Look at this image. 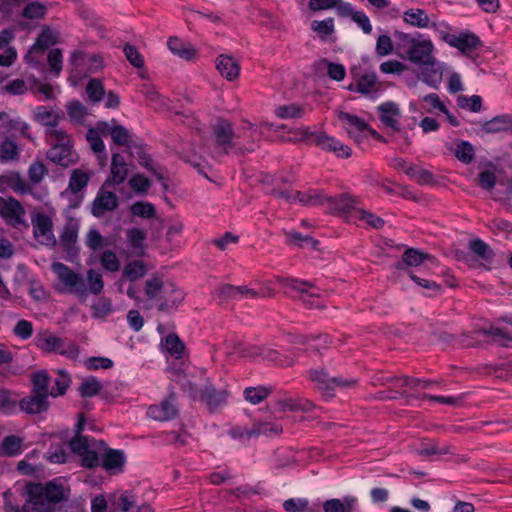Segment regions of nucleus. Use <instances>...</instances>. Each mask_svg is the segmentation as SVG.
I'll list each match as a JSON object with an SVG mask.
<instances>
[{
	"label": "nucleus",
	"instance_id": "a211bd4d",
	"mask_svg": "<svg viewBox=\"0 0 512 512\" xmlns=\"http://www.w3.org/2000/svg\"><path fill=\"white\" fill-rule=\"evenodd\" d=\"M315 142L318 147L325 151L333 152L337 157L347 158L351 155V149L347 145L326 133L317 134Z\"/></svg>",
	"mask_w": 512,
	"mask_h": 512
},
{
	"label": "nucleus",
	"instance_id": "774afa93",
	"mask_svg": "<svg viewBox=\"0 0 512 512\" xmlns=\"http://www.w3.org/2000/svg\"><path fill=\"white\" fill-rule=\"evenodd\" d=\"M308 504L305 498H290L284 501L283 508L286 512H305Z\"/></svg>",
	"mask_w": 512,
	"mask_h": 512
},
{
	"label": "nucleus",
	"instance_id": "680f3d73",
	"mask_svg": "<svg viewBox=\"0 0 512 512\" xmlns=\"http://www.w3.org/2000/svg\"><path fill=\"white\" fill-rule=\"evenodd\" d=\"M94 318H104L112 312V303L106 298L97 299L91 306Z\"/></svg>",
	"mask_w": 512,
	"mask_h": 512
},
{
	"label": "nucleus",
	"instance_id": "423d86ee",
	"mask_svg": "<svg viewBox=\"0 0 512 512\" xmlns=\"http://www.w3.org/2000/svg\"><path fill=\"white\" fill-rule=\"evenodd\" d=\"M241 137V133H236L227 120L220 119L212 127V140L219 153L228 154L236 147H241Z\"/></svg>",
	"mask_w": 512,
	"mask_h": 512
},
{
	"label": "nucleus",
	"instance_id": "6ab92c4d",
	"mask_svg": "<svg viewBox=\"0 0 512 512\" xmlns=\"http://www.w3.org/2000/svg\"><path fill=\"white\" fill-rule=\"evenodd\" d=\"M11 189L18 194H28L31 192L29 183L15 171L0 175V191Z\"/></svg>",
	"mask_w": 512,
	"mask_h": 512
},
{
	"label": "nucleus",
	"instance_id": "c03bdc74",
	"mask_svg": "<svg viewBox=\"0 0 512 512\" xmlns=\"http://www.w3.org/2000/svg\"><path fill=\"white\" fill-rule=\"evenodd\" d=\"M454 155L460 162L469 164L474 159L475 150L471 143L462 140L456 144Z\"/></svg>",
	"mask_w": 512,
	"mask_h": 512
},
{
	"label": "nucleus",
	"instance_id": "3c124183",
	"mask_svg": "<svg viewBox=\"0 0 512 512\" xmlns=\"http://www.w3.org/2000/svg\"><path fill=\"white\" fill-rule=\"evenodd\" d=\"M165 349L173 357L179 359L183 355L184 344L176 334H169L165 338Z\"/></svg>",
	"mask_w": 512,
	"mask_h": 512
},
{
	"label": "nucleus",
	"instance_id": "72a5a7b5",
	"mask_svg": "<svg viewBox=\"0 0 512 512\" xmlns=\"http://www.w3.org/2000/svg\"><path fill=\"white\" fill-rule=\"evenodd\" d=\"M226 390H216L213 387H206L201 392V399L211 408L215 409L226 403L227 400Z\"/></svg>",
	"mask_w": 512,
	"mask_h": 512
},
{
	"label": "nucleus",
	"instance_id": "58836bf2",
	"mask_svg": "<svg viewBox=\"0 0 512 512\" xmlns=\"http://www.w3.org/2000/svg\"><path fill=\"white\" fill-rule=\"evenodd\" d=\"M146 274V266L142 261H131L123 269L122 278L134 282Z\"/></svg>",
	"mask_w": 512,
	"mask_h": 512
},
{
	"label": "nucleus",
	"instance_id": "473e14b6",
	"mask_svg": "<svg viewBox=\"0 0 512 512\" xmlns=\"http://www.w3.org/2000/svg\"><path fill=\"white\" fill-rule=\"evenodd\" d=\"M167 46L174 55L186 60L192 59L195 55L193 47L178 37H170Z\"/></svg>",
	"mask_w": 512,
	"mask_h": 512
},
{
	"label": "nucleus",
	"instance_id": "f704fd0d",
	"mask_svg": "<svg viewBox=\"0 0 512 512\" xmlns=\"http://www.w3.org/2000/svg\"><path fill=\"white\" fill-rule=\"evenodd\" d=\"M485 129L491 133L512 132V115L494 117L485 124Z\"/></svg>",
	"mask_w": 512,
	"mask_h": 512
},
{
	"label": "nucleus",
	"instance_id": "aec40b11",
	"mask_svg": "<svg viewBox=\"0 0 512 512\" xmlns=\"http://www.w3.org/2000/svg\"><path fill=\"white\" fill-rule=\"evenodd\" d=\"M236 133H241L242 146L236 147L239 151H253L255 144L261 138V131L259 128L249 122H243V124L237 128Z\"/></svg>",
	"mask_w": 512,
	"mask_h": 512
},
{
	"label": "nucleus",
	"instance_id": "f8f14e48",
	"mask_svg": "<svg viewBox=\"0 0 512 512\" xmlns=\"http://www.w3.org/2000/svg\"><path fill=\"white\" fill-rule=\"evenodd\" d=\"M25 214L24 207L17 199L0 197V216L8 225L12 227L25 225Z\"/></svg>",
	"mask_w": 512,
	"mask_h": 512
},
{
	"label": "nucleus",
	"instance_id": "c756f323",
	"mask_svg": "<svg viewBox=\"0 0 512 512\" xmlns=\"http://www.w3.org/2000/svg\"><path fill=\"white\" fill-rule=\"evenodd\" d=\"M77 433L76 436L70 440L69 448L71 451L77 455H81V453L85 452L88 449V446L94 439H90L86 436H82L80 432L84 428V418L83 415H80L78 423L76 425Z\"/></svg>",
	"mask_w": 512,
	"mask_h": 512
},
{
	"label": "nucleus",
	"instance_id": "052dcab7",
	"mask_svg": "<svg viewBox=\"0 0 512 512\" xmlns=\"http://www.w3.org/2000/svg\"><path fill=\"white\" fill-rule=\"evenodd\" d=\"M86 93L90 101L99 102L105 94L102 82L98 79H91L86 86Z\"/></svg>",
	"mask_w": 512,
	"mask_h": 512
},
{
	"label": "nucleus",
	"instance_id": "a18cd8bd",
	"mask_svg": "<svg viewBox=\"0 0 512 512\" xmlns=\"http://www.w3.org/2000/svg\"><path fill=\"white\" fill-rule=\"evenodd\" d=\"M102 136H105L102 133V130L99 129V123L95 128H90L87 131L86 139L95 153H103L105 151V144L102 140Z\"/></svg>",
	"mask_w": 512,
	"mask_h": 512
},
{
	"label": "nucleus",
	"instance_id": "0e129e2a",
	"mask_svg": "<svg viewBox=\"0 0 512 512\" xmlns=\"http://www.w3.org/2000/svg\"><path fill=\"white\" fill-rule=\"evenodd\" d=\"M102 267L110 272H116L120 268V261L113 251L106 250L100 256Z\"/></svg>",
	"mask_w": 512,
	"mask_h": 512
},
{
	"label": "nucleus",
	"instance_id": "4d7b16f0",
	"mask_svg": "<svg viewBox=\"0 0 512 512\" xmlns=\"http://www.w3.org/2000/svg\"><path fill=\"white\" fill-rule=\"evenodd\" d=\"M17 400L8 390H0V413L8 415L16 410Z\"/></svg>",
	"mask_w": 512,
	"mask_h": 512
},
{
	"label": "nucleus",
	"instance_id": "49530a36",
	"mask_svg": "<svg viewBox=\"0 0 512 512\" xmlns=\"http://www.w3.org/2000/svg\"><path fill=\"white\" fill-rule=\"evenodd\" d=\"M275 114L281 119H299L304 115L303 107L297 104L282 105L275 109Z\"/></svg>",
	"mask_w": 512,
	"mask_h": 512
},
{
	"label": "nucleus",
	"instance_id": "0eeeda50",
	"mask_svg": "<svg viewBox=\"0 0 512 512\" xmlns=\"http://www.w3.org/2000/svg\"><path fill=\"white\" fill-rule=\"evenodd\" d=\"M351 73L353 81L348 86L350 91L360 93L372 100L377 99L382 95L384 88L382 83L378 80L375 72H361L353 69Z\"/></svg>",
	"mask_w": 512,
	"mask_h": 512
},
{
	"label": "nucleus",
	"instance_id": "a19ab883",
	"mask_svg": "<svg viewBox=\"0 0 512 512\" xmlns=\"http://www.w3.org/2000/svg\"><path fill=\"white\" fill-rule=\"evenodd\" d=\"M20 150L16 142L5 139L0 144V162L7 163L19 158Z\"/></svg>",
	"mask_w": 512,
	"mask_h": 512
},
{
	"label": "nucleus",
	"instance_id": "9d476101",
	"mask_svg": "<svg viewBox=\"0 0 512 512\" xmlns=\"http://www.w3.org/2000/svg\"><path fill=\"white\" fill-rule=\"evenodd\" d=\"M337 118L348 136L357 143H360L364 138H367L369 134H376V132L362 118L354 114L339 111L337 113Z\"/></svg>",
	"mask_w": 512,
	"mask_h": 512
},
{
	"label": "nucleus",
	"instance_id": "09e8293b",
	"mask_svg": "<svg viewBox=\"0 0 512 512\" xmlns=\"http://www.w3.org/2000/svg\"><path fill=\"white\" fill-rule=\"evenodd\" d=\"M482 332L484 335L493 337L494 341L500 345L512 348V337L505 330L496 326H490L487 329H483Z\"/></svg>",
	"mask_w": 512,
	"mask_h": 512
},
{
	"label": "nucleus",
	"instance_id": "603ef678",
	"mask_svg": "<svg viewBox=\"0 0 512 512\" xmlns=\"http://www.w3.org/2000/svg\"><path fill=\"white\" fill-rule=\"evenodd\" d=\"M70 382L71 379L69 375L63 370H59L57 377L54 380V386L50 390V395L52 397L63 395L66 392Z\"/></svg>",
	"mask_w": 512,
	"mask_h": 512
},
{
	"label": "nucleus",
	"instance_id": "f03ea898",
	"mask_svg": "<svg viewBox=\"0 0 512 512\" xmlns=\"http://www.w3.org/2000/svg\"><path fill=\"white\" fill-rule=\"evenodd\" d=\"M280 196L288 202H298L303 205H327L336 213L346 217L349 221H356L357 211L362 209L360 201L348 194L337 197H328L321 190L309 189L307 191H282Z\"/></svg>",
	"mask_w": 512,
	"mask_h": 512
},
{
	"label": "nucleus",
	"instance_id": "5fc2aeb1",
	"mask_svg": "<svg viewBox=\"0 0 512 512\" xmlns=\"http://www.w3.org/2000/svg\"><path fill=\"white\" fill-rule=\"evenodd\" d=\"M163 290V281L158 276H153L145 283V295L148 299H157Z\"/></svg>",
	"mask_w": 512,
	"mask_h": 512
},
{
	"label": "nucleus",
	"instance_id": "4c0bfd02",
	"mask_svg": "<svg viewBox=\"0 0 512 512\" xmlns=\"http://www.w3.org/2000/svg\"><path fill=\"white\" fill-rule=\"evenodd\" d=\"M117 506L121 512H147L149 511V506L139 507L136 503L135 497L128 493H122L117 501Z\"/></svg>",
	"mask_w": 512,
	"mask_h": 512
},
{
	"label": "nucleus",
	"instance_id": "4be33fe9",
	"mask_svg": "<svg viewBox=\"0 0 512 512\" xmlns=\"http://www.w3.org/2000/svg\"><path fill=\"white\" fill-rule=\"evenodd\" d=\"M125 462L126 456L122 450L107 449L101 455L102 467L111 473L122 472Z\"/></svg>",
	"mask_w": 512,
	"mask_h": 512
},
{
	"label": "nucleus",
	"instance_id": "7ed1b4c3",
	"mask_svg": "<svg viewBox=\"0 0 512 512\" xmlns=\"http://www.w3.org/2000/svg\"><path fill=\"white\" fill-rule=\"evenodd\" d=\"M51 268L62 285L60 289L62 292L73 293L80 298H84L89 293L98 295L103 290L104 282L102 275L94 269L87 271V280L85 281L81 274L76 273L61 262H54Z\"/></svg>",
	"mask_w": 512,
	"mask_h": 512
},
{
	"label": "nucleus",
	"instance_id": "ddd939ff",
	"mask_svg": "<svg viewBox=\"0 0 512 512\" xmlns=\"http://www.w3.org/2000/svg\"><path fill=\"white\" fill-rule=\"evenodd\" d=\"M33 233L36 240L43 245L53 246L56 243L53 234V223L50 216L38 213L32 217Z\"/></svg>",
	"mask_w": 512,
	"mask_h": 512
},
{
	"label": "nucleus",
	"instance_id": "69168bd1",
	"mask_svg": "<svg viewBox=\"0 0 512 512\" xmlns=\"http://www.w3.org/2000/svg\"><path fill=\"white\" fill-rule=\"evenodd\" d=\"M423 101L426 104L425 111L432 113L435 109L441 111L444 114H448V109L444 103L440 100L439 96L435 93H430L423 97Z\"/></svg>",
	"mask_w": 512,
	"mask_h": 512
},
{
	"label": "nucleus",
	"instance_id": "bf43d9fd",
	"mask_svg": "<svg viewBox=\"0 0 512 512\" xmlns=\"http://www.w3.org/2000/svg\"><path fill=\"white\" fill-rule=\"evenodd\" d=\"M101 387L100 382L96 378L89 377L81 383L79 391L83 397H93L100 392Z\"/></svg>",
	"mask_w": 512,
	"mask_h": 512
},
{
	"label": "nucleus",
	"instance_id": "37998d69",
	"mask_svg": "<svg viewBox=\"0 0 512 512\" xmlns=\"http://www.w3.org/2000/svg\"><path fill=\"white\" fill-rule=\"evenodd\" d=\"M33 393L42 395L44 397L48 398V395H50L49 392V385H50V378L45 371H39L34 373L33 375Z\"/></svg>",
	"mask_w": 512,
	"mask_h": 512
},
{
	"label": "nucleus",
	"instance_id": "4468645a",
	"mask_svg": "<svg viewBox=\"0 0 512 512\" xmlns=\"http://www.w3.org/2000/svg\"><path fill=\"white\" fill-rule=\"evenodd\" d=\"M58 32L49 27L42 29L38 36L36 43L31 47L29 52L25 56V60L29 64H37V54L43 53L46 49L57 43Z\"/></svg>",
	"mask_w": 512,
	"mask_h": 512
},
{
	"label": "nucleus",
	"instance_id": "6e6552de",
	"mask_svg": "<svg viewBox=\"0 0 512 512\" xmlns=\"http://www.w3.org/2000/svg\"><path fill=\"white\" fill-rule=\"evenodd\" d=\"M309 377L322 395L327 399L334 396L335 389H351L355 387L357 383L354 379L328 377L326 372L322 369L311 370Z\"/></svg>",
	"mask_w": 512,
	"mask_h": 512
},
{
	"label": "nucleus",
	"instance_id": "8fccbe9b",
	"mask_svg": "<svg viewBox=\"0 0 512 512\" xmlns=\"http://www.w3.org/2000/svg\"><path fill=\"white\" fill-rule=\"evenodd\" d=\"M46 458L51 463H56V464L65 463L69 458V454L66 449V444L62 443V444H58V445H51V447L49 448V450L46 453Z\"/></svg>",
	"mask_w": 512,
	"mask_h": 512
},
{
	"label": "nucleus",
	"instance_id": "bb28decb",
	"mask_svg": "<svg viewBox=\"0 0 512 512\" xmlns=\"http://www.w3.org/2000/svg\"><path fill=\"white\" fill-rule=\"evenodd\" d=\"M79 228L80 225L77 219L70 218L66 222L60 235V243L66 250L71 251L75 247Z\"/></svg>",
	"mask_w": 512,
	"mask_h": 512
},
{
	"label": "nucleus",
	"instance_id": "e2e57ef3",
	"mask_svg": "<svg viewBox=\"0 0 512 512\" xmlns=\"http://www.w3.org/2000/svg\"><path fill=\"white\" fill-rule=\"evenodd\" d=\"M67 113L71 120L81 123L87 115V108L79 101H72L67 105Z\"/></svg>",
	"mask_w": 512,
	"mask_h": 512
},
{
	"label": "nucleus",
	"instance_id": "39448f33",
	"mask_svg": "<svg viewBox=\"0 0 512 512\" xmlns=\"http://www.w3.org/2000/svg\"><path fill=\"white\" fill-rule=\"evenodd\" d=\"M46 136L51 145L47 151V158L51 162L65 168L77 162L78 155L73 149L71 137L63 129H53L46 132Z\"/></svg>",
	"mask_w": 512,
	"mask_h": 512
},
{
	"label": "nucleus",
	"instance_id": "c85d7f7f",
	"mask_svg": "<svg viewBox=\"0 0 512 512\" xmlns=\"http://www.w3.org/2000/svg\"><path fill=\"white\" fill-rule=\"evenodd\" d=\"M219 73L227 80H233L239 76L240 67L235 59L228 55H220L216 64Z\"/></svg>",
	"mask_w": 512,
	"mask_h": 512
},
{
	"label": "nucleus",
	"instance_id": "393cba45",
	"mask_svg": "<svg viewBox=\"0 0 512 512\" xmlns=\"http://www.w3.org/2000/svg\"><path fill=\"white\" fill-rule=\"evenodd\" d=\"M379 119L389 128L397 129L400 118V110L393 102H385L378 107Z\"/></svg>",
	"mask_w": 512,
	"mask_h": 512
},
{
	"label": "nucleus",
	"instance_id": "1a4fd4ad",
	"mask_svg": "<svg viewBox=\"0 0 512 512\" xmlns=\"http://www.w3.org/2000/svg\"><path fill=\"white\" fill-rule=\"evenodd\" d=\"M69 64L71 66L69 81L72 85H77L88 72H93L101 66V60L95 55L74 51L70 55Z\"/></svg>",
	"mask_w": 512,
	"mask_h": 512
},
{
	"label": "nucleus",
	"instance_id": "412c9836",
	"mask_svg": "<svg viewBox=\"0 0 512 512\" xmlns=\"http://www.w3.org/2000/svg\"><path fill=\"white\" fill-rule=\"evenodd\" d=\"M117 205L115 193L101 189L93 202L92 213L96 217H101L105 212L114 210Z\"/></svg>",
	"mask_w": 512,
	"mask_h": 512
},
{
	"label": "nucleus",
	"instance_id": "2eb2a0df",
	"mask_svg": "<svg viewBox=\"0 0 512 512\" xmlns=\"http://www.w3.org/2000/svg\"><path fill=\"white\" fill-rule=\"evenodd\" d=\"M447 44L468 56L474 53L482 45V42L476 34L471 32H462L454 34L453 37H449L447 39Z\"/></svg>",
	"mask_w": 512,
	"mask_h": 512
},
{
	"label": "nucleus",
	"instance_id": "7c9ffc66",
	"mask_svg": "<svg viewBox=\"0 0 512 512\" xmlns=\"http://www.w3.org/2000/svg\"><path fill=\"white\" fill-rule=\"evenodd\" d=\"M127 173L128 168L124 157L119 153H113L111 162V181L115 184H121L126 179Z\"/></svg>",
	"mask_w": 512,
	"mask_h": 512
},
{
	"label": "nucleus",
	"instance_id": "c9c22d12",
	"mask_svg": "<svg viewBox=\"0 0 512 512\" xmlns=\"http://www.w3.org/2000/svg\"><path fill=\"white\" fill-rule=\"evenodd\" d=\"M23 440L14 435L7 436L3 439L0 446V453L8 457H14L22 452Z\"/></svg>",
	"mask_w": 512,
	"mask_h": 512
},
{
	"label": "nucleus",
	"instance_id": "9b49d317",
	"mask_svg": "<svg viewBox=\"0 0 512 512\" xmlns=\"http://www.w3.org/2000/svg\"><path fill=\"white\" fill-rule=\"evenodd\" d=\"M37 346L46 352H56L69 358H75L78 355V349L72 342L57 337L50 332H44L36 338Z\"/></svg>",
	"mask_w": 512,
	"mask_h": 512
},
{
	"label": "nucleus",
	"instance_id": "13d9d810",
	"mask_svg": "<svg viewBox=\"0 0 512 512\" xmlns=\"http://www.w3.org/2000/svg\"><path fill=\"white\" fill-rule=\"evenodd\" d=\"M469 247L475 255L479 256L480 258H482L484 260H491L493 257V252L490 249L489 245L486 244L481 239L477 238V239L470 241Z\"/></svg>",
	"mask_w": 512,
	"mask_h": 512
},
{
	"label": "nucleus",
	"instance_id": "dca6fc26",
	"mask_svg": "<svg viewBox=\"0 0 512 512\" xmlns=\"http://www.w3.org/2000/svg\"><path fill=\"white\" fill-rule=\"evenodd\" d=\"M99 129L102 130L104 135H110L113 142L117 145L130 148L134 143L130 131L122 125H117L115 120H112L111 123L99 122Z\"/></svg>",
	"mask_w": 512,
	"mask_h": 512
},
{
	"label": "nucleus",
	"instance_id": "ea45409f",
	"mask_svg": "<svg viewBox=\"0 0 512 512\" xmlns=\"http://www.w3.org/2000/svg\"><path fill=\"white\" fill-rule=\"evenodd\" d=\"M89 179L90 176L86 171L74 169L69 179L68 189L72 193H78L87 186Z\"/></svg>",
	"mask_w": 512,
	"mask_h": 512
},
{
	"label": "nucleus",
	"instance_id": "b1692460",
	"mask_svg": "<svg viewBox=\"0 0 512 512\" xmlns=\"http://www.w3.org/2000/svg\"><path fill=\"white\" fill-rule=\"evenodd\" d=\"M324 512H356L358 500L354 496H345L342 499H330L323 504Z\"/></svg>",
	"mask_w": 512,
	"mask_h": 512
},
{
	"label": "nucleus",
	"instance_id": "e433bc0d",
	"mask_svg": "<svg viewBox=\"0 0 512 512\" xmlns=\"http://www.w3.org/2000/svg\"><path fill=\"white\" fill-rule=\"evenodd\" d=\"M39 452L33 450L26 454L25 458L18 462L17 470L20 474L26 476H33L39 471V467L36 463L32 462V460H36L39 458Z\"/></svg>",
	"mask_w": 512,
	"mask_h": 512
},
{
	"label": "nucleus",
	"instance_id": "f3484780",
	"mask_svg": "<svg viewBox=\"0 0 512 512\" xmlns=\"http://www.w3.org/2000/svg\"><path fill=\"white\" fill-rule=\"evenodd\" d=\"M177 412L175 399L173 396H170L158 404L151 405L148 408L147 414L156 421H169L177 415Z\"/></svg>",
	"mask_w": 512,
	"mask_h": 512
},
{
	"label": "nucleus",
	"instance_id": "cd10ccee",
	"mask_svg": "<svg viewBox=\"0 0 512 512\" xmlns=\"http://www.w3.org/2000/svg\"><path fill=\"white\" fill-rule=\"evenodd\" d=\"M20 408L29 414L41 413L48 408V398L33 393L31 396L25 397L20 401Z\"/></svg>",
	"mask_w": 512,
	"mask_h": 512
},
{
	"label": "nucleus",
	"instance_id": "864d4df0",
	"mask_svg": "<svg viewBox=\"0 0 512 512\" xmlns=\"http://www.w3.org/2000/svg\"><path fill=\"white\" fill-rule=\"evenodd\" d=\"M313 31L317 32L321 39L326 40L334 32V20L327 18L322 21H313L311 23Z\"/></svg>",
	"mask_w": 512,
	"mask_h": 512
},
{
	"label": "nucleus",
	"instance_id": "f257e3e1",
	"mask_svg": "<svg viewBox=\"0 0 512 512\" xmlns=\"http://www.w3.org/2000/svg\"><path fill=\"white\" fill-rule=\"evenodd\" d=\"M25 502L22 507L5 502V512H55L57 504L69 497V488L61 478L45 484L28 483L25 486Z\"/></svg>",
	"mask_w": 512,
	"mask_h": 512
},
{
	"label": "nucleus",
	"instance_id": "5701e85b",
	"mask_svg": "<svg viewBox=\"0 0 512 512\" xmlns=\"http://www.w3.org/2000/svg\"><path fill=\"white\" fill-rule=\"evenodd\" d=\"M403 22L409 26L427 29L431 26V18L424 9L410 8L402 14Z\"/></svg>",
	"mask_w": 512,
	"mask_h": 512
},
{
	"label": "nucleus",
	"instance_id": "20e7f679",
	"mask_svg": "<svg viewBox=\"0 0 512 512\" xmlns=\"http://www.w3.org/2000/svg\"><path fill=\"white\" fill-rule=\"evenodd\" d=\"M396 53L411 63L423 66L435 64L434 44L430 37L419 32H394Z\"/></svg>",
	"mask_w": 512,
	"mask_h": 512
},
{
	"label": "nucleus",
	"instance_id": "2f4dec72",
	"mask_svg": "<svg viewBox=\"0 0 512 512\" xmlns=\"http://www.w3.org/2000/svg\"><path fill=\"white\" fill-rule=\"evenodd\" d=\"M284 286L291 291L299 293V297L303 302L309 305H313V302L310 301V298L314 297L316 294L310 291L312 286L308 282H303L297 279H285Z\"/></svg>",
	"mask_w": 512,
	"mask_h": 512
},
{
	"label": "nucleus",
	"instance_id": "6e6d98bb",
	"mask_svg": "<svg viewBox=\"0 0 512 512\" xmlns=\"http://www.w3.org/2000/svg\"><path fill=\"white\" fill-rule=\"evenodd\" d=\"M127 238L135 253L141 254L143 252V242L145 240L144 232L138 228L129 229L127 231Z\"/></svg>",
	"mask_w": 512,
	"mask_h": 512
},
{
	"label": "nucleus",
	"instance_id": "338daca9",
	"mask_svg": "<svg viewBox=\"0 0 512 512\" xmlns=\"http://www.w3.org/2000/svg\"><path fill=\"white\" fill-rule=\"evenodd\" d=\"M395 49V43H393L392 39L388 35H380L376 41L375 51L379 56H387L393 52Z\"/></svg>",
	"mask_w": 512,
	"mask_h": 512
},
{
	"label": "nucleus",
	"instance_id": "a878e982",
	"mask_svg": "<svg viewBox=\"0 0 512 512\" xmlns=\"http://www.w3.org/2000/svg\"><path fill=\"white\" fill-rule=\"evenodd\" d=\"M34 117L36 121L48 127L46 132H51L53 129H60L58 127L61 118L60 114L48 109L46 106H37L34 110Z\"/></svg>",
	"mask_w": 512,
	"mask_h": 512
},
{
	"label": "nucleus",
	"instance_id": "de8ad7c7",
	"mask_svg": "<svg viewBox=\"0 0 512 512\" xmlns=\"http://www.w3.org/2000/svg\"><path fill=\"white\" fill-rule=\"evenodd\" d=\"M103 445V442H96L93 440L91 444L88 446V449H86L85 452L81 453L82 463L83 466L93 468L99 465V455L96 451V449Z\"/></svg>",
	"mask_w": 512,
	"mask_h": 512
},
{
	"label": "nucleus",
	"instance_id": "79ce46f5",
	"mask_svg": "<svg viewBox=\"0 0 512 512\" xmlns=\"http://www.w3.org/2000/svg\"><path fill=\"white\" fill-rule=\"evenodd\" d=\"M287 238V243L296 247H312L316 248L318 245V241L308 235H302L296 231H289L285 233Z\"/></svg>",
	"mask_w": 512,
	"mask_h": 512
}]
</instances>
